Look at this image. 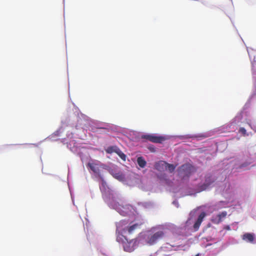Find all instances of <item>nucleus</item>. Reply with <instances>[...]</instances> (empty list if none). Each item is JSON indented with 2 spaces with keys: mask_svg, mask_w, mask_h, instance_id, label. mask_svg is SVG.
I'll use <instances>...</instances> for the list:
<instances>
[{
  "mask_svg": "<svg viewBox=\"0 0 256 256\" xmlns=\"http://www.w3.org/2000/svg\"><path fill=\"white\" fill-rule=\"evenodd\" d=\"M116 240L122 244L124 250L128 252H132L134 250L137 242L136 239L128 241L127 238L120 232L117 234Z\"/></svg>",
  "mask_w": 256,
  "mask_h": 256,
  "instance_id": "f257e3e1",
  "label": "nucleus"
},
{
  "mask_svg": "<svg viewBox=\"0 0 256 256\" xmlns=\"http://www.w3.org/2000/svg\"><path fill=\"white\" fill-rule=\"evenodd\" d=\"M196 169L194 166L189 163H186L178 169V175L182 180H188L195 172Z\"/></svg>",
  "mask_w": 256,
  "mask_h": 256,
  "instance_id": "f03ea898",
  "label": "nucleus"
},
{
  "mask_svg": "<svg viewBox=\"0 0 256 256\" xmlns=\"http://www.w3.org/2000/svg\"><path fill=\"white\" fill-rule=\"evenodd\" d=\"M128 222L127 221L124 220H120V222L117 223L116 224V232L118 234V232L120 234H122V233L126 232V231H128L129 234H132L136 230L140 228V224H134L130 226H126L128 224Z\"/></svg>",
  "mask_w": 256,
  "mask_h": 256,
  "instance_id": "7ed1b4c3",
  "label": "nucleus"
},
{
  "mask_svg": "<svg viewBox=\"0 0 256 256\" xmlns=\"http://www.w3.org/2000/svg\"><path fill=\"white\" fill-rule=\"evenodd\" d=\"M165 236V234L162 230H158L148 236L146 242L150 246L156 244Z\"/></svg>",
  "mask_w": 256,
  "mask_h": 256,
  "instance_id": "20e7f679",
  "label": "nucleus"
},
{
  "mask_svg": "<svg viewBox=\"0 0 256 256\" xmlns=\"http://www.w3.org/2000/svg\"><path fill=\"white\" fill-rule=\"evenodd\" d=\"M87 166L90 168L96 176L100 177V169L104 168L106 166L100 161L93 160L88 163Z\"/></svg>",
  "mask_w": 256,
  "mask_h": 256,
  "instance_id": "39448f33",
  "label": "nucleus"
},
{
  "mask_svg": "<svg viewBox=\"0 0 256 256\" xmlns=\"http://www.w3.org/2000/svg\"><path fill=\"white\" fill-rule=\"evenodd\" d=\"M215 180L210 174H208L205 176L204 182L199 186V189L201 190H204L211 185Z\"/></svg>",
  "mask_w": 256,
  "mask_h": 256,
  "instance_id": "423d86ee",
  "label": "nucleus"
},
{
  "mask_svg": "<svg viewBox=\"0 0 256 256\" xmlns=\"http://www.w3.org/2000/svg\"><path fill=\"white\" fill-rule=\"evenodd\" d=\"M142 138L146 139L151 142L154 143H162L164 140V137L162 136H156L153 134H144L142 136Z\"/></svg>",
  "mask_w": 256,
  "mask_h": 256,
  "instance_id": "0eeeda50",
  "label": "nucleus"
},
{
  "mask_svg": "<svg viewBox=\"0 0 256 256\" xmlns=\"http://www.w3.org/2000/svg\"><path fill=\"white\" fill-rule=\"evenodd\" d=\"M226 215V212H222L218 214L216 216L213 217L212 219V222L214 224H218L222 221V219L224 218Z\"/></svg>",
  "mask_w": 256,
  "mask_h": 256,
  "instance_id": "6e6552de",
  "label": "nucleus"
},
{
  "mask_svg": "<svg viewBox=\"0 0 256 256\" xmlns=\"http://www.w3.org/2000/svg\"><path fill=\"white\" fill-rule=\"evenodd\" d=\"M206 216L204 212H202L198 216L196 221L194 224V228L195 230H198L204 220V218Z\"/></svg>",
  "mask_w": 256,
  "mask_h": 256,
  "instance_id": "1a4fd4ad",
  "label": "nucleus"
},
{
  "mask_svg": "<svg viewBox=\"0 0 256 256\" xmlns=\"http://www.w3.org/2000/svg\"><path fill=\"white\" fill-rule=\"evenodd\" d=\"M242 238L246 242L252 243L254 239V234L252 233H246L242 236Z\"/></svg>",
  "mask_w": 256,
  "mask_h": 256,
  "instance_id": "9d476101",
  "label": "nucleus"
},
{
  "mask_svg": "<svg viewBox=\"0 0 256 256\" xmlns=\"http://www.w3.org/2000/svg\"><path fill=\"white\" fill-rule=\"evenodd\" d=\"M166 162L164 161H160L155 164V168L158 171L162 172L166 170Z\"/></svg>",
  "mask_w": 256,
  "mask_h": 256,
  "instance_id": "9b49d317",
  "label": "nucleus"
},
{
  "mask_svg": "<svg viewBox=\"0 0 256 256\" xmlns=\"http://www.w3.org/2000/svg\"><path fill=\"white\" fill-rule=\"evenodd\" d=\"M137 162L138 164V166L142 168H144L146 165V160H144V159L140 156V157H138L137 159Z\"/></svg>",
  "mask_w": 256,
  "mask_h": 256,
  "instance_id": "f8f14e48",
  "label": "nucleus"
},
{
  "mask_svg": "<svg viewBox=\"0 0 256 256\" xmlns=\"http://www.w3.org/2000/svg\"><path fill=\"white\" fill-rule=\"evenodd\" d=\"M111 174L114 178L119 180H122L124 178V175L122 174V172H112Z\"/></svg>",
  "mask_w": 256,
  "mask_h": 256,
  "instance_id": "ddd939ff",
  "label": "nucleus"
},
{
  "mask_svg": "<svg viewBox=\"0 0 256 256\" xmlns=\"http://www.w3.org/2000/svg\"><path fill=\"white\" fill-rule=\"evenodd\" d=\"M158 178L162 181H164L166 184H168L170 182L169 180L167 178V176L166 174H161L158 175Z\"/></svg>",
  "mask_w": 256,
  "mask_h": 256,
  "instance_id": "4468645a",
  "label": "nucleus"
},
{
  "mask_svg": "<svg viewBox=\"0 0 256 256\" xmlns=\"http://www.w3.org/2000/svg\"><path fill=\"white\" fill-rule=\"evenodd\" d=\"M123 160H126V156L124 154L122 150L118 148L116 152Z\"/></svg>",
  "mask_w": 256,
  "mask_h": 256,
  "instance_id": "2eb2a0df",
  "label": "nucleus"
},
{
  "mask_svg": "<svg viewBox=\"0 0 256 256\" xmlns=\"http://www.w3.org/2000/svg\"><path fill=\"white\" fill-rule=\"evenodd\" d=\"M123 160H126V156L124 154L122 150L118 148L116 152Z\"/></svg>",
  "mask_w": 256,
  "mask_h": 256,
  "instance_id": "dca6fc26",
  "label": "nucleus"
},
{
  "mask_svg": "<svg viewBox=\"0 0 256 256\" xmlns=\"http://www.w3.org/2000/svg\"><path fill=\"white\" fill-rule=\"evenodd\" d=\"M123 160H126V156L124 154L122 150L118 148L116 152Z\"/></svg>",
  "mask_w": 256,
  "mask_h": 256,
  "instance_id": "f3484780",
  "label": "nucleus"
},
{
  "mask_svg": "<svg viewBox=\"0 0 256 256\" xmlns=\"http://www.w3.org/2000/svg\"><path fill=\"white\" fill-rule=\"evenodd\" d=\"M118 146H109L106 149V151L108 154H112V152H116L118 148Z\"/></svg>",
  "mask_w": 256,
  "mask_h": 256,
  "instance_id": "a211bd4d",
  "label": "nucleus"
},
{
  "mask_svg": "<svg viewBox=\"0 0 256 256\" xmlns=\"http://www.w3.org/2000/svg\"><path fill=\"white\" fill-rule=\"evenodd\" d=\"M166 170H168L170 172H173L175 168H176V166L172 164H170L166 162Z\"/></svg>",
  "mask_w": 256,
  "mask_h": 256,
  "instance_id": "6ab92c4d",
  "label": "nucleus"
},
{
  "mask_svg": "<svg viewBox=\"0 0 256 256\" xmlns=\"http://www.w3.org/2000/svg\"><path fill=\"white\" fill-rule=\"evenodd\" d=\"M249 126L253 129L255 132H256V120H254L253 122H250L248 124Z\"/></svg>",
  "mask_w": 256,
  "mask_h": 256,
  "instance_id": "aec40b11",
  "label": "nucleus"
},
{
  "mask_svg": "<svg viewBox=\"0 0 256 256\" xmlns=\"http://www.w3.org/2000/svg\"><path fill=\"white\" fill-rule=\"evenodd\" d=\"M239 132H241L244 136L248 135L246 134V131L244 128H240L239 130Z\"/></svg>",
  "mask_w": 256,
  "mask_h": 256,
  "instance_id": "412c9836",
  "label": "nucleus"
},
{
  "mask_svg": "<svg viewBox=\"0 0 256 256\" xmlns=\"http://www.w3.org/2000/svg\"><path fill=\"white\" fill-rule=\"evenodd\" d=\"M224 228L225 230H230V226H226L224 227Z\"/></svg>",
  "mask_w": 256,
  "mask_h": 256,
  "instance_id": "4be33fe9",
  "label": "nucleus"
},
{
  "mask_svg": "<svg viewBox=\"0 0 256 256\" xmlns=\"http://www.w3.org/2000/svg\"><path fill=\"white\" fill-rule=\"evenodd\" d=\"M248 165V164H242L240 166V168L245 167V166H247Z\"/></svg>",
  "mask_w": 256,
  "mask_h": 256,
  "instance_id": "5701e85b",
  "label": "nucleus"
},
{
  "mask_svg": "<svg viewBox=\"0 0 256 256\" xmlns=\"http://www.w3.org/2000/svg\"><path fill=\"white\" fill-rule=\"evenodd\" d=\"M199 256V254H196V256Z\"/></svg>",
  "mask_w": 256,
  "mask_h": 256,
  "instance_id": "b1692460",
  "label": "nucleus"
}]
</instances>
